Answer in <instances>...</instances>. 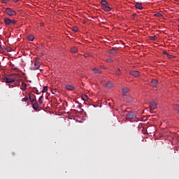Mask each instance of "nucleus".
<instances>
[{
  "mask_svg": "<svg viewBox=\"0 0 179 179\" xmlns=\"http://www.w3.org/2000/svg\"><path fill=\"white\" fill-rule=\"evenodd\" d=\"M6 15H8L9 16L16 15V12L10 8H6Z\"/></svg>",
  "mask_w": 179,
  "mask_h": 179,
  "instance_id": "f257e3e1",
  "label": "nucleus"
},
{
  "mask_svg": "<svg viewBox=\"0 0 179 179\" xmlns=\"http://www.w3.org/2000/svg\"><path fill=\"white\" fill-rule=\"evenodd\" d=\"M134 117H135V115L133 114L132 112H128V113L126 114V120H133Z\"/></svg>",
  "mask_w": 179,
  "mask_h": 179,
  "instance_id": "f03ea898",
  "label": "nucleus"
},
{
  "mask_svg": "<svg viewBox=\"0 0 179 179\" xmlns=\"http://www.w3.org/2000/svg\"><path fill=\"white\" fill-rule=\"evenodd\" d=\"M129 75L134 76V78H138L140 76L139 71H129Z\"/></svg>",
  "mask_w": 179,
  "mask_h": 179,
  "instance_id": "7ed1b4c3",
  "label": "nucleus"
},
{
  "mask_svg": "<svg viewBox=\"0 0 179 179\" xmlns=\"http://www.w3.org/2000/svg\"><path fill=\"white\" fill-rule=\"evenodd\" d=\"M157 108V104H156V102H155L154 101H152L150 103V109L151 110H156Z\"/></svg>",
  "mask_w": 179,
  "mask_h": 179,
  "instance_id": "20e7f679",
  "label": "nucleus"
},
{
  "mask_svg": "<svg viewBox=\"0 0 179 179\" xmlns=\"http://www.w3.org/2000/svg\"><path fill=\"white\" fill-rule=\"evenodd\" d=\"M134 7H135V8L138 9L140 10L143 9V3H139V2L135 3Z\"/></svg>",
  "mask_w": 179,
  "mask_h": 179,
  "instance_id": "39448f33",
  "label": "nucleus"
},
{
  "mask_svg": "<svg viewBox=\"0 0 179 179\" xmlns=\"http://www.w3.org/2000/svg\"><path fill=\"white\" fill-rule=\"evenodd\" d=\"M17 80H14L12 78H6L4 79H3V83H14Z\"/></svg>",
  "mask_w": 179,
  "mask_h": 179,
  "instance_id": "423d86ee",
  "label": "nucleus"
},
{
  "mask_svg": "<svg viewBox=\"0 0 179 179\" xmlns=\"http://www.w3.org/2000/svg\"><path fill=\"white\" fill-rule=\"evenodd\" d=\"M10 77H11V78H9V79H14L16 80H18L20 78V75L17 73L11 74V76H10Z\"/></svg>",
  "mask_w": 179,
  "mask_h": 179,
  "instance_id": "0eeeda50",
  "label": "nucleus"
},
{
  "mask_svg": "<svg viewBox=\"0 0 179 179\" xmlns=\"http://www.w3.org/2000/svg\"><path fill=\"white\" fill-rule=\"evenodd\" d=\"M34 66H35V70H38V69L40 68L41 64L38 62V59L35 60V62L34 63Z\"/></svg>",
  "mask_w": 179,
  "mask_h": 179,
  "instance_id": "6e6552de",
  "label": "nucleus"
},
{
  "mask_svg": "<svg viewBox=\"0 0 179 179\" xmlns=\"http://www.w3.org/2000/svg\"><path fill=\"white\" fill-rule=\"evenodd\" d=\"M102 10L106 12H109L111 10V8L109 6H102Z\"/></svg>",
  "mask_w": 179,
  "mask_h": 179,
  "instance_id": "1a4fd4ad",
  "label": "nucleus"
},
{
  "mask_svg": "<svg viewBox=\"0 0 179 179\" xmlns=\"http://www.w3.org/2000/svg\"><path fill=\"white\" fill-rule=\"evenodd\" d=\"M151 85L153 87H157V85H158V81L156 79H153L151 80Z\"/></svg>",
  "mask_w": 179,
  "mask_h": 179,
  "instance_id": "9d476101",
  "label": "nucleus"
},
{
  "mask_svg": "<svg viewBox=\"0 0 179 179\" xmlns=\"http://www.w3.org/2000/svg\"><path fill=\"white\" fill-rule=\"evenodd\" d=\"M65 89L67 90H69V91H72V90H75V87L70 85H67L65 86Z\"/></svg>",
  "mask_w": 179,
  "mask_h": 179,
  "instance_id": "9b49d317",
  "label": "nucleus"
},
{
  "mask_svg": "<svg viewBox=\"0 0 179 179\" xmlns=\"http://www.w3.org/2000/svg\"><path fill=\"white\" fill-rule=\"evenodd\" d=\"M13 20L9 19V18H4V24H6V25H10V22H12Z\"/></svg>",
  "mask_w": 179,
  "mask_h": 179,
  "instance_id": "f8f14e48",
  "label": "nucleus"
},
{
  "mask_svg": "<svg viewBox=\"0 0 179 179\" xmlns=\"http://www.w3.org/2000/svg\"><path fill=\"white\" fill-rule=\"evenodd\" d=\"M109 53L111 55H115V54L117 53V50L115 48H113V49L109 50Z\"/></svg>",
  "mask_w": 179,
  "mask_h": 179,
  "instance_id": "ddd939ff",
  "label": "nucleus"
},
{
  "mask_svg": "<svg viewBox=\"0 0 179 179\" xmlns=\"http://www.w3.org/2000/svg\"><path fill=\"white\" fill-rule=\"evenodd\" d=\"M38 103H34L32 104L33 109H34V110H35V111H38Z\"/></svg>",
  "mask_w": 179,
  "mask_h": 179,
  "instance_id": "4468645a",
  "label": "nucleus"
},
{
  "mask_svg": "<svg viewBox=\"0 0 179 179\" xmlns=\"http://www.w3.org/2000/svg\"><path fill=\"white\" fill-rule=\"evenodd\" d=\"M77 52H78V49L77 48L73 47V48H71V52L75 54Z\"/></svg>",
  "mask_w": 179,
  "mask_h": 179,
  "instance_id": "2eb2a0df",
  "label": "nucleus"
},
{
  "mask_svg": "<svg viewBox=\"0 0 179 179\" xmlns=\"http://www.w3.org/2000/svg\"><path fill=\"white\" fill-rule=\"evenodd\" d=\"M38 103L40 105L43 104V96L38 97Z\"/></svg>",
  "mask_w": 179,
  "mask_h": 179,
  "instance_id": "dca6fc26",
  "label": "nucleus"
},
{
  "mask_svg": "<svg viewBox=\"0 0 179 179\" xmlns=\"http://www.w3.org/2000/svg\"><path fill=\"white\" fill-rule=\"evenodd\" d=\"M101 4H102V6H108V2L106 0H102Z\"/></svg>",
  "mask_w": 179,
  "mask_h": 179,
  "instance_id": "f3484780",
  "label": "nucleus"
},
{
  "mask_svg": "<svg viewBox=\"0 0 179 179\" xmlns=\"http://www.w3.org/2000/svg\"><path fill=\"white\" fill-rule=\"evenodd\" d=\"M26 87H27V85L25 83H22V87H21V90L24 91L26 90Z\"/></svg>",
  "mask_w": 179,
  "mask_h": 179,
  "instance_id": "a211bd4d",
  "label": "nucleus"
},
{
  "mask_svg": "<svg viewBox=\"0 0 179 179\" xmlns=\"http://www.w3.org/2000/svg\"><path fill=\"white\" fill-rule=\"evenodd\" d=\"M121 73V70L120 69H117V70L115 72V75L116 76H119Z\"/></svg>",
  "mask_w": 179,
  "mask_h": 179,
  "instance_id": "6ab92c4d",
  "label": "nucleus"
},
{
  "mask_svg": "<svg viewBox=\"0 0 179 179\" xmlns=\"http://www.w3.org/2000/svg\"><path fill=\"white\" fill-rule=\"evenodd\" d=\"M106 87L108 88H111L113 87V83H111L110 82L106 83Z\"/></svg>",
  "mask_w": 179,
  "mask_h": 179,
  "instance_id": "aec40b11",
  "label": "nucleus"
},
{
  "mask_svg": "<svg viewBox=\"0 0 179 179\" xmlns=\"http://www.w3.org/2000/svg\"><path fill=\"white\" fill-rule=\"evenodd\" d=\"M92 71H94V73H101V71L99 70V69L94 68L92 69Z\"/></svg>",
  "mask_w": 179,
  "mask_h": 179,
  "instance_id": "412c9836",
  "label": "nucleus"
},
{
  "mask_svg": "<svg viewBox=\"0 0 179 179\" xmlns=\"http://www.w3.org/2000/svg\"><path fill=\"white\" fill-rule=\"evenodd\" d=\"M82 99L84 101H87V95H86V94L83 95L82 96Z\"/></svg>",
  "mask_w": 179,
  "mask_h": 179,
  "instance_id": "4be33fe9",
  "label": "nucleus"
},
{
  "mask_svg": "<svg viewBox=\"0 0 179 179\" xmlns=\"http://www.w3.org/2000/svg\"><path fill=\"white\" fill-rule=\"evenodd\" d=\"M122 92H123V94H127V92H129V88H123Z\"/></svg>",
  "mask_w": 179,
  "mask_h": 179,
  "instance_id": "5701e85b",
  "label": "nucleus"
},
{
  "mask_svg": "<svg viewBox=\"0 0 179 179\" xmlns=\"http://www.w3.org/2000/svg\"><path fill=\"white\" fill-rule=\"evenodd\" d=\"M72 31H73L74 33H78V28L77 27H73V28H72Z\"/></svg>",
  "mask_w": 179,
  "mask_h": 179,
  "instance_id": "b1692460",
  "label": "nucleus"
},
{
  "mask_svg": "<svg viewBox=\"0 0 179 179\" xmlns=\"http://www.w3.org/2000/svg\"><path fill=\"white\" fill-rule=\"evenodd\" d=\"M28 40H29V41H33L34 40V36L32 35L29 36Z\"/></svg>",
  "mask_w": 179,
  "mask_h": 179,
  "instance_id": "393cba45",
  "label": "nucleus"
},
{
  "mask_svg": "<svg viewBox=\"0 0 179 179\" xmlns=\"http://www.w3.org/2000/svg\"><path fill=\"white\" fill-rule=\"evenodd\" d=\"M36 99H34V98H31V96L29 95V101L30 103H34V101H36Z\"/></svg>",
  "mask_w": 179,
  "mask_h": 179,
  "instance_id": "a878e982",
  "label": "nucleus"
},
{
  "mask_svg": "<svg viewBox=\"0 0 179 179\" xmlns=\"http://www.w3.org/2000/svg\"><path fill=\"white\" fill-rule=\"evenodd\" d=\"M155 17H163V15H162V13H157L155 14Z\"/></svg>",
  "mask_w": 179,
  "mask_h": 179,
  "instance_id": "bb28decb",
  "label": "nucleus"
},
{
  "mask_svg": "<svg viewBox=\"0 0 179 179\" xmlns=\"http://www.w3.org/2000/svg\"><path fill=\"white\" fill-rule=\"evenodd\" d=\"M150 40L152 41H155L157 40V36H152Z\"/></svg>",
  "mask_w": 179,
  "mask_h": 179,
  "instance_id": "cd10ccee",
  "label": "nucleus"
},
{
  "mask_svg": "<svg viewBox=\"0 0 179 179\" xmlns=\"http://www.w3.org/2000/svg\"><path fill=\"white\" fill-rule=\"evenodd\" d=\"M174 109L179 114V105H176Z\"/></svg>",
  "mask_w": 179,
  "mask_h": 179,
  "instance_id": "c85d7f7f",
  "label": "nucleus"
},
{
  "mask_svg": "<svg viewBox=\"0 0 179 179\" xmlns=\"http://www.w3.org/2000/svg\"><path fill=\"white\" fill-rule=\"evenodd\" d=\"M113 62V59H110V58L106 59V62H108V63H111Z\"/></svg>",
  "mask_w": 179,
  "mask_h": 179,
  "instance_id": "c756f323",
  "label": "nucleus"
},
{
  "mask_svg": "<svg viewBox=\"0 0 179 179\" xmlns=\"http://www.w3.org/2000/svg\"><path fill=\"white\" fill-rule=\"evenodd\" d=\"M47 92V87H43V89L42 90L41 92L45 93Z\"/></svg>",
  "mask_w": 179,
  "mask_h": 179,
  "instance_id": "7c9ffc66",
  "label": "nucleus"
},
{
  "mask_svg": "<svg viewBox=\"0 0 179 179\" xmlns=\"http://www.w3.org/2000/svg\"><path fill=\"white\" fill-rule=\"evenodd\" d=\"M16 23H17V21L15 20H13V21H11V22H10V24L15 25V24H16Z\"/></svg>",
  "mask_w": 179,
  "mask_h": 179,
  "instance_id": "2f4dec72",
  "label": "nucleus"
},
{
  "mask_svg": "<svg viewBox=\"0 0 179 179\" xmlns=\"http://www.w3.org/2000/svg\"><path fill=\"white\" fill-rule=\"evenodd\" d=\"M28 101V97L22 98V101Z\"/></svg>",
  "mask_w": 179,
  "mask_h": 179,
  "instance_id": "473e14b6",
  "label": "nucleus"
},
{
  "mask_svg": "<svg viewBox=\"0 0 179 179\" xmlns=\"http://www.w3.org/2000/svg\"><path fill=\"white\" fill-rule=\"evenodd\" d=\"M9 1V0H1V3H7Z\"/></svg>",
  "mask_w": 179,
  "mask_h": 179,
  "instance_id": "72a5a7b5",
  "label": "nucleus"
},
{
  "mask_svg": "<svg viewBox=\"0 0 179 179\" xmlns=\"http://www.w3.org/2000/svg\"><path fill=\"white\" fill-rule=\"evenodd\" d=\"M163 54L165 55L169 56V54H168V52L166 51H164Z\"/></svg>",
  "mask_w": 179,
  "mask_h": 179,
  "instance_id": "f704fd0d",
  "label": "nucleus"
},
{
  "mask_svg": "<svg viewBox=\"0 0 179 179\" xmlns=\"http://www.w3.org/2000/svg\"><path fill=\"white\" fill-rule=\"evenodd\" d=\"M55 92H56V90H52V94H55Z\"/></svg>",
  "mask_w": 179,
  "mask_h": 179,
  "instance_id": "c9c22d12",
  "label": "nucleus"
},
{
  "mask_svg": "<svg viewBox=\"0 0 179 179\" xmlns=\"http://www.w3.org/2000/svg\"><path fill=\"white\" fill-rule=\"evenodd\" d=\"M9 87L13 88V87H14V85H11L9 86Z\"/></svg>",
  "mask_w": 179,
  "mask_h": 179,
  "instance_id": "e433bc0d",
  "label": "nucleus"
},
{
  "mask_svg": "<svg viewBox=\"0 0 179 179\" xmlns=\"http://www.w3.org/2000/svg\"><path fill=\"white\" fill-rule=\"evenodd\" d=\"M13 1H14V2H17L18 1V0H13Z\"/></svg>",
  "mask_w": 179,
  "mask_h": 179,
  "instance_id": "4c0bfd02",
  "label": "nucleus"
},
{
  "mask_svg": "<svg viewBox=\"0 0 179 179\" xmlns=\"http://www.w3.org/2000/svg\"><path fill=\"white\" fill-rule=\"evenodd\" d=\"M0 49H2V45H0Z\"/></svg>",
  "mask_w": 179,
  "mask_h": 179,
  "instance_id": "58836bf2",
  "label": "nucleus"
},
{
  "mask_svg": "<svg viewBox=\"0 0 179 179\" xmlns=\"http://www.w3.org/2000/svg\"><path fill=\"white\" fill-rule=\"evenodd\" d=\"M178 32H179V25H178Z\"/></svg>",
  "mask_w": 179,
  "mask_h": 179,
  "instance_id": "ea45409f",
  "label": "nucleus"
},
{
  "mask_svg": "<svg viewBox=\"0 0 179 179\" xmlns=\"http://www.w3.org/2000/svg\"><path fill=\"white\" fill-rule=\"evenodd\" d=\"M178 22H179V19H178Z\"/></svg>",
  "mask_w": 179,
  "mask_h": 179,
  "instance_id": "a19ab883",
  "label": "nucleus"
}]
</instances>
